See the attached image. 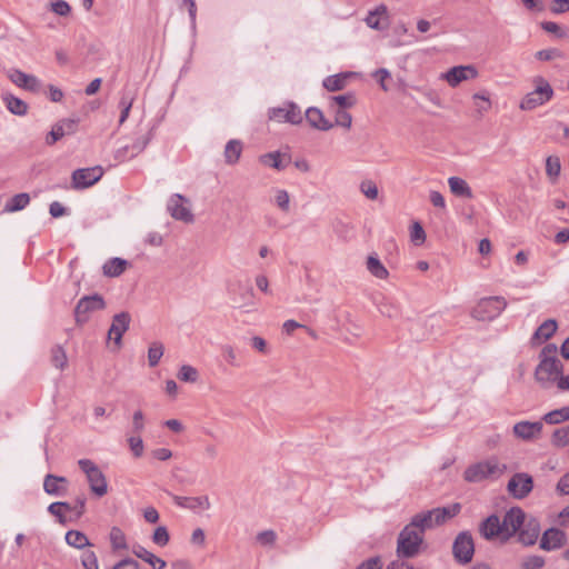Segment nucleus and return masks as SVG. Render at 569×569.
I'll return each instance as SVG.
<instances>
[{"label": "nucleus", "instance_id": "1", "mask_svg": "<svg viewBox=\"0 0 569 569\" xmlns=\"http://www.w3.org/2000/svg\"><path fill=\"white\" fill-rule=\"evenodd\" d=\"M558 348L555 343H549L543 347L540 352V362L536 368V380L543 387L548 388L553 382H557L562 373V363L557 358Z\"/></svg>", "mask_w": 569, "mask_h": 569}, {"label": "nucleus", "instance_id": "2", "mask_svg": "<svg viewBox=\"0 0 569 569\" xmlns=\"http://www.w3.org/2000/svg\"><path fill=\"white\" fill-rule=\"evenodd\" d=\"M506 470L505 463L499 462L497 458H490L469 466L463 472V478L468 482H480L486 479L499 478Z\"/></svg>", "mask_w": 569, "mask_h": 569}, {"label": "nucleus", "instance_id": "3", "mask_svg": "<svg viewBox=\"0 0 569 569\" xmlns=\"http://www.w3.org/2000/svg\"><path fill=\"white\" fill-rule=\"evenodd\" d=\"M532 82L535 89L522 98L519 104L521 110H533L548 102L553 96V89L543 77L537 76Z\"/></svg>", "mask_w": 569, "mask_h": 569}, {"label": "nucleus", "instance_id": "4", "mask_svg": "<svg viewBox=\"0 0 569 569\" xmlns=\"http://www.w3.org/2000/svg\"><path fill=\"white\" fill-rule=\"evenodd\" d=\"M423 535L409 523L401 530L398 537L397 552L400 557L412 558L418 555Z\"/></svg>", "mask_w": 569, "mask_h": 569}, {"label": "nucleus", "instance_id": "5", "mask_svg": "<svg viewBox=\"0 0 569 569\" xmlns=\"http://www.w3.org/2000/svg\"><path fill=\"white\" fill-rule=\"evenodd\" d=\"M507 307L503 297H486L480 299L471 310V317L479 321L496 319Z\"/></svg>", "mask_w": 569, "mask_h": 569}, {"label": "nucleus", "instance_id": "6", "mask_svg": "<svg viewBox=\"0 0 569 569\" xmlns=\"http://www.w3.org/2000/svg\"><path fill=\"white\" fill-rule=\"evenodd\" d=\"M78 466L86 475L91 492L98 497L104 496L108 492V483L97 463L90 459H80Z\"/></svg>", "mask_w": 569, "mask_h": 569}, {"label": "nucleus", "instance_id": "7", "mask_svg": "<svg viewBox=\"0 0 569 569\" xmlns=\"http://www.w3.org/2000/svg\"><path fill=\"white\" fill-rule=\"evenodd\" d=\"M106 301L99 293L82 297L74 308V319L78 325H83L89 320L91 312L103 310Z\"/></svg>", "mask_w": 569, "mask_h": 569}, {"label": "nucleus", "instance_id": "8", "mask_svg": "<svg viewBox=\"0 0 569 569\" xmlns=\"http://www.w3.org/2000/svg\"><path fill=\"white\" fill-rule=\"evenodd\" d=\"M452 553L457 562L467 565L472 560L475 545L471 535L468 531L460 532L452 545Z\"/></svg>", "mask_w": 569, "mask_h": 569}, {"label": "nucleus", "instance_id": "9", "mask_svg": "<svg viewBox=\"0 0 569 569\" xmlns=\"http://www.w3.org/2000/svg\"><path fill=\"white\" fill-rule=\"evenodd\" d=\"M478 74V70L472 64L456 66L441 73L440 79L447 81L450 87L456 88L463 81L476 79Z\"/></svg>", "mask_w": 569, "mask_h": 569}, {"label": "nucleus", "instance_id": "10", "mask_svg": "<svg viewBox=\"0 0 569 569\" xmlns=\"http://www.w3.org/2000/svg\"><path fill=\"white\" fill-rule=\"evenodd\" d=\"M533 489V479L526 472H518L507 485L508 492L516 499L526 498Z\"/></svg>", "mask_w": 569, "mask_h": 569}, {"label": "nucleus", "instance_id": "11", "mask_svg": "<svg viewBox=\"0 0 569 569\" xmlns=\"http://www.w3.org/2000/svg\"><path fill=\"white\" fill-rule=\"evenodd\" d=\"M130 322L131 316L127 311H122L113 316L111 326L108 330V338L113 341L117 349H120L122 345V336L129 329Z\"/></svg>", "mask_w": 569, "mask_h": 569}, {"label": "nucleus", "instance_id": "12", "mask_svg": "<svg viewBox=\"0 0 569 569\" xmlns=\"http://www.w3.org/2000/svg\"><path fill=\"white\" fill-rule=\"evenodd\" d=\"M103 174V170L101 167H92V168H82L77 169L72 173V188L74 189H84L91 187Z\"/></svg>", "mask_w": 569, "mask_h": 569}, {"label": "nucleus", "instance_id": "13", "mask_svg": "<svg viewBox=\"0 0 569 569\" xmlns=\"http://www.w3.org/2000/svg\"><path fill=\"white\" fill-rule=\"evenodd\" d=\"M526 513L520 508H511L502 519L503 538L509 540L526 522Z\"/></svg>", "mask_w": 569, "mask_h": 569}, {"label": "nucleus", "instance_id": "14", "mask_svg": "<svg viewBox=\"0 0 569 569\" xmlns=\"http://www.w3.org/2000/svg\"><path fill=\"white\" fill-rule=\"evenodd\" d=\"M77 119L68 118L58 121L56 124H53L51 131L46 137L47 144L52 146L64 136L73 134L77 131Z\"/></svg>", "mask_w": 569, "mask_h": 569}, {"label": "nucleus", "instance_id": "15", "mask_svg": "<svg viewBox=\"0 0 569 569\" xmlns=\"http://www.w3.org/2000/svg\"><path fill=\"white\" fill-rule=\"evenodd\" d=\"M479 531L487 540L499 539L500 541H506L503 538L502 522L496 515H491L485 519L480 523Z\"/></svg>", "mask_w": 569, "mask_h": 569}, {"label": "nucleus", "instance_id": "16", "mask_svg": "<svg viewBox=\"0 0 569 569\" xmlns=\"http://www.w3.org/2000/svg\"><path fill=\"white\" fill-rule=\"evenodd\" d=\"M542 428L543 426L540 421H520L513 426L512 431L515 437L530 441L540 437Z\"/></svg>", "mask_w": 569, "mask_h": 569}, {"label": "nucleus", "instance_id": "17", "mask_svg": "<svg viewBox=\"0 0 569 569\" xmlns=\"http://www.w3.org/2000/svg\"><path fill=\"white\" fill-rule=\"evenodd\" d=\"M566 542V533L558 528H549L542 533L540 548L546 551H552L561 548Z\"/></svg>", "mask_w": 569, "mask_h": 569}, {"label": "nucleus", "instance_id": "18", "mask_svg": "<svg viewBox=\"0 0 569 569\" xmlns=\"http://www.w3.org/2000/svg\"><path fill=\"white\" fill-rule=\"evenodd\" d=\"M8 78L18 87L37 92L40 89V81L32 74H27L19 69L8 71Z\"/></svg>", "mask_w": 569, "mask_h": 569}, {"label": "nucleus", "instance_id": "19", "mask_svg": "<svg viewBox=\"0 0 569 569\" xmlns=\"http://www.w3.org/2000/svg\"><path fill=\"white\" fill-rule=\"evenodd\" d=\"M183 201H186V199L182 196L174 194L168 203V210L172 218L183 222H191L193 221V214L189 208L183 204Z\"/></svg>", "mask_w": 569, "mask_h": 569}, {"label": "nucleus", "instance_id": "20", "mask_svg": "<svg viewBox=\"0 0 569 569\" xmlns=\"http://www.w3.org/2000/svg\"><path fill=\"white\" fill-rule=\"evenodd\" d=\"M540 533V526L536 519H529L518 531V539L525 546L536 543Z\"/></svg>", "mask_w": 569, "mask_h": 569}, {"label": "nucleus", "instance_id": "21", "mask_svg": "<svg viewBox=\"0 0 569 569\" xmlns=\"http://www.w3.org/2000/svg\"><path fill=\"white\" fill-rule=\"evenodd\" d=\"M43 490L50 496H64L68 491V480L64 477L47 475L43 480Z\"/></svg>", "mask_w": 569, "mask_h": 569}, {"label": "nucleus", "instance_id": "22", "mask_svg": "<svg viewBox=\"0 0 569 569\" xmlns=\"http://www.w3.org/2000/svg\"><path fill=\"white\" fill-rule=\"evenodd\" d=\"M173 502L181 508L188 509H202L208 510L211 507L210 500L208 496H199V497H181L173 495Z\"/></svg>", "mask_w": 569, "mask_h": 569}, {"label": "nucleus", "instance_id": "23", "mask_svg": "<svg viewBox=\"0 0 569 569\" xmlns=\"http://www.w3.org/2000/svg\"><path fill=\"white\" fill-rule=\"evenodd\" d=\"M306 119L312 128L318 130L327 131L333 127V123L325 118L322 111L315 107L306 110Z\"/></svg>", "mask_w": 569, "mask_h": 569}, {"label": "nucleus", "instance_id": "24", "mask_svg": "<svg viewBox=\"0 0 569 569\" xmlns=\"http://www.w3.org/2000/svg\"><path fill=\"white\" fill-rule=\"evenodd\" d=\"M461 510V505L456 502L446 507H439L431 510V516L433 518V523L436 526H440L445 523L447 520L456 517Z\"/></svg>", "mask_w": 569, "mask_h": 569}, {"label": "nucleus", "instance_id": "25", "mask_svg": "<svg viewBox=\"0 0 569 569\" xmlns=\"http://www.w3.org/2000/svg\"><path fill=\"white\" fill-rule=\"evenodd\" d=\"M132 553L137 558L149 563L152 567V569H164L167 566V562L163 559L157 557L156 555H153L152 552H150L140 545H134L132 547Z\"/></svg>", "mask_w": 569, "mask_h": 569}, {"label": "nucleus", "instance_id": "26", "mask_svg": "<svg viewBox=\"0 0 569 569\" xmlns=\"http://www.w3.org/2000/svg\"><path fill=\"white\" fill-rule=\"evenodd\" d=\"M110 547L113 553L126 551L129 549L127 536L119 527H111L109 532Z\"/></svg>", "mask_w": 569, "mask_h": 569}, {"label": "nucleus", "instance_id": "27", "mask_svg": "<svg viewBox=\"0 0 569 569\" xmlns=\"http://www.w3.org/2000/svg\"><path fill=\"white\" fill-rule=\"evenodd\" d=\"M242 149H243V146L240 140L232 139V140L228 141L224 147V151H223L226 163L230 164V166L236 164L240 159Z\"/></svg>", "mask_w": 569, "mask_h": 569}, {"label": "nucleus", "instance_id": "28", "mask_svg": "<svg viewBox=\"0 0 569 569\" xmlns=\"http://www.w3.org/2000/svg\"><path fill=\"white\" fill-rule=\"evenodd\" d=\"M450 191L457 197L471 199L473 197L472 190L466 180L459 177H450L448 179Z\"/></svg>", "mask_w": 569, "mask_h": 569}, {"label": "nucleus", "instance_id": "29", "mask_svg": "<svg viewBox=\"0 0 569 569\" xmlns=\"http://www.w3.org/2000/svg\"><path fill=\"white\" fill-rule=\"evenodd\" d=\"M128 267V261L121 258L109 259L102 267L103 274L110 278L119 277Z\"/></svg>", "mask_w": 569, "mask_h": 569}, {"label": "nucleus", "instance_id": "30", "mask_svg": "<svg viewBox=\"0 0 569 569\" xmlns=\"http://www.w3.org/2000/svg\"><path fill=\"white\" fill-rule=\"evenodd\" d=\"M366 267L370 274L377 279L386 280L389 277V271L376 254L368 256Z\"/></svg>", "mask_w": 569, "mask_h": 569}, {"label": "nucleus", "instance_id": "31", "mask_svg": "<svg viewBox=\"0 0 569 569\" xmlns=\"http://www.w3.org/2000/svg\"><path fill=\"white\" fill-rule=\"evenodd\" d=\"M2 100L6 103L8 110L17 116H24L28 112V104L20 98L14 97L11 93H4Z\"/></svg>", "mask_w": 569, "mask_h": 569}, {"label": "nucleus", "instance_id": "32", "mask_svg": "<svg viewBox=\"0 0 569 569\" xmlns=\"http://www.w3.org/2000/svg\"><path fill=\"white\" fill-rule=\"evenodd\" d=\"M387 16V7L381 4L373 11H370L366 18V23L369 28L375 30H383L387 28V23H381V17Z\"/></svg>", "mask_w": 569, "mask_h": 569}, {"label": "nucleus", "instance_id": "33", "mask_svg": "<svg viewBox=\"0 0 569 569\" xmlns=\"http://www.w3.org/2000/svg\"><path fill=\"white\" fill-rule=\"evenodd\" d=\"M409 525L413 526L418 530H421L422 533L425 532L426 529L433 528L435 523L433 518L431 516V510L417 513L416 516L412 517Z\"/></svg>", "mask_w": 569, "mask_h": 569}, {"label": "nucleus", "instance_id": "34", "mask_svg": "<svg viewBox=\"0 0 569 569\" xmlns=\"http://www.w3.org/2000/svg\"><path fill=\"white\" fill-rule=\"evenodd\" d=\"M476 116L482 118L491 108V100L487 93L477 92L472 96Z\"/></svg>", "mask_w": 569, "mask_h": 569}, {"label": "nucleus", "instance_id": "35", "mask_svg": "<svg viewBox=\"0 0 569 569\" xmlns=\"http://www.w3.org/2000/svg\"><path fill=\"white\" fill-rule=\"evenodd\" d=\"M30 202V196L26 192L13 196L4 206L6 212H16L24 209Z\"/></svg>", "mask_w": 569, "mask_h": 569}, {"label": "nucleus", "instance_id": "36", "mask_svg": "<svg viewBox=\"0 0 569 569\" xmlns=\"http://www.w3.org/2000/svg\"><path fill=\"white\" fill-rule=\"evenodd\" d=\"M66 542L77 549H82L84 547L91 546L87 536L78 530H69L66 533Z\"/></svg>", "mask_w": 569, "mask_h": 569}, {"label": "nucleus", "instance_id": "37", "mask_svg": "<svg viewBox=\"0 0 569 569\" xmlns=\"http://www.w3.org/2000/svg\"><path fill=\"white\" fill-rule=\"evenodd\" d=\"M550 442L556 448L569 446V425L555 429Z\"/></svg>", "mask_w": 569, "mask_h": 569}, {"label": "nucleus", "instance_id": "38", "mask_svg": "<svg viewBox=\"0 0 569 569\" xmlns=\"http://www.w3.org/2000/svg\"><path fill=\"white\" fill-rule=\"evenodd\" d=\"M557 330V322L553 319H548L543 321L533 335V339L537 340H547L549 339Z\"/></svg>", "mask_w": 569, "mask_h": 569}, {"label": "nucleus", "instance_id": "39", "mask_svg": "<svg viewBox=\"0 0 569 569\" xmlns=\"http://www.w3.org/2000/svg\"><path fill=\"white\" fill-rule=\"evenodd\" d=\"M542 420L548 425H559L561 422L568 421L569 415H568L567 406L547 412L542 417Z\"/></svg>", "mask_w": 569, "mask_h": 569}, {"label": "nucleus", "instance_id": "40", "mask_svg": "<svg viewBox=\"0 0 569 569\" xmlns=\"http://www.w3.org/2000/svg\"><path fill=\"white\" fill-rule=\"evenodd\" d=\"M561 163L560 159L556 156H549L546 159V174L551 183H555L560 174Z\"/></svg>", "mask_w": 569, "mask_h": 569}, {"label": "nucleus", "instance_id": "41", "mask_svg": "<svg viewBox=\"0 0 569 569\" xmlns=\"http://www.w3.org/2000/svg\"><path fill=\"white\" fill-rule=\"evenodd\" d=\"M260 163L271 167L277 170L284 169L286 164L282 162L281 153L278 151L264 153L259 157Z\"/></svg>", "mask_w": 569, "mask_h": 569}, {"label": "nucleus", "instance_id": "42", "mask_svg": "<svg viewBox=\"0 0 569 569\" xmlns=\"http://www.w3.org/2000/svg\"><path fill=\"white\" fill-rule=\"evenodd\" d=\"M273 203L282 211L289 212L290 210V194L284 189L273 190Z\"/></svg>", "mask_w": 569, "mask_h": 569}, {"label": "nucleus", "instance_id": "43", "mask_svg": "<svg viewBox=\"0 0 569 569\" xmlns=\"http://www.w3.org/2000/svg\"><path fill=\"white\" fill-rule=\"evenodd\" d=\"M347 76L343 74H335L329 76L323 80V87L328 91H339L346 87Z\"/></svg>", "mask_w": 569, "mask_h": 569}, {"label": "nucleus", "instance_id": "44", "mask_svg": "<svg viewBox=\"0 0 569 569\" xmlns=\"http://www.w3.org/2000/svg\"><path fill=\"white\" fill-rule=\"evenodd\" d=\"M51 363L60 370H63L67 367L68 358L61 346H56L51 349Z\"/></svg>", "mask_w": 569, "mask_h": 569}, {"label": "nucleus", "instance_id": "45", "mask_svg": "<svg viewBox=\"0 0 569 569\" xmlns=\"http://www.w3.org/2000/svg\"><path fill=\"white\" fill-rule=\"evenodd\" d=\"M164 347L161 342L154 341L148 350V362L150 367H156L163 356Z\"/></svg>", "mask_w": 569, "mask_h": 569}, {"label": "nucleus", "instance_id": "46", "mask_svg": "<svg viewBox=\"0 0 569 569\" xmlns=\"http://www.w3.org/2000/svg\"><path fill=\"white\" fill-rule=\"evenodd\" d=\"M546 560L542 556L531 555L521 560L520 569H542Z\"/></svg>", "mask_w": 569, "mask_h": 569}, {"label": "nucleus", "instance_id": "47", "mask_svg": "<svg viewBox=\"0 0 569 569\" xmlns=\"http://www.w3.org/2000/svg\"><path fill=\"white\" fill-rule=\"evenodd\" d=\"M284 107H286L287 122H289L291 124L301 123L303 118H302V112H301L300 108L292 102L284 103Z\"/></svg>", "mask_w": 569, "mask_h": 569}, {"label": "nucleus", "instance_id": "48", "mask_svg": "<svg viewBox=\"0 0 569 569\" xmlns=\"http://www.w3.org/2000/svg\"><path fill=\"white\" fill-rule=\"evenodd\" d=\"M178 378L181 381L193 383V382H197V380L199 378V372L194 367L189 366V365H183L179 369Z\"/></svg>", "mask_w": 569, "mask_h": 569}, {"label": "nucleus", "instance_id": "49", "mask_svg": "<svg viewBox=\"0 0 569 569\" xmlns=\"http://www.w3.org/2000/svg\"><path fill=\"white\" fill-rule=\"evenodd\" d=\"M331 102L337 104L339 108L338 109H343L346 110L347 108H351L356 104L357 102V99H356V96L353 93H346V94H340V96H333L331 97Z\"/></svg>", "mask_w": 569, "mask_h": 569}, {"label": "nucleus", "instance_id": "50", "mask_svg": "<svg viewBox=\"0 0 569 569\" xmlns=\"http://www.w3.org/2000/svg\"><path fill=\"white\" fill-rule=\"evenodd\" d=\"M62 510H71V505L68 503V502H64V501H57V502H52L49 507H48V511L57 517L59 519V522L60 523H64L66 522V518H64V515L62 512Z\"/></svg>", "mask_w": 569, "mask_h": 569}, {"label": "nucleus", "instance_id": "51", "mask_svg": "<svg viewBox=\"0 0 569 569\" xmlns=\"http://www.w3.org/2000/svg\"><path fill=\"white\" fill-rule=\"evenodd\" d=\"M128 445L134 458H140L143 455L144 446L140 435L132 433L128 437Z\"/></svg>", "mask_w": 569, "mask_h": 569}, {"label": "nucleus", "instance_id": "52", "mask_svg": "<svg viewBox=\"0 0 569 569\" xmlns=\"http://www.w3.org/2000/svg\"><path fill=\"white\" fill-rule=\"evenodd\" d=\"M360 191L369 200H376L379 196L378 187L372 180L361 181Z\"/></svg>", "mask_w": 569, "mask_h": 569}, {"label": "nucleus", "instance_id": "53", "mask_svg": "<svg viewBox=\"0 0 569 569\" xmlns=\"http://www.w3.org/2000/svg\"><path fill=\"white\" fill-rule=\"evenodd\" d=\"M253 289L248 288L246 292L241 295V302L238 305L239 308L244 309L247 312L256 311V303L253 301Z\"/></svg>", "mask_w": 569, "mask_h": 569}, {"label": "nucleus", "instance_id": "54", "mask_svg": "<svg viewBox=\"0 0 569 569\" xmlns=\"http://www.w3.org/2000/svg\"><path fill=\"white\" fill-rule=\"evenodd\" d=\"M169 540L168 529L164 526H159L152 535V541L159 547H164L169 543Z\"/></svg>", "mask_w": 569, "mask_h": 569}, {"label": "nucleus", "instance_id": "55", "mask_svg": "<svg viewBox=\"0 0 569 569\" xmlns=\"http://www.w3.org/2000/svg\"><path fill=\"white\" fill-rule=\"evenodd\" d=\"M351 123H352L351 114L343 109H337L336 116H335V124L343 127L346 129H350Z\"/></svg>", "mask_w": 569, "mask_h": 569}, {"label": "nucleus", "instance_id": "56", "mask_svg": "<svg viewBox=\"0 0 569 569\" xmlns=\"http://www.w3.org/2000/svg\"><path fill=\"white\" fill-rule=\"evenodd\" d=\"M222 355H223V358L226 360V362L231 366V367H239L240 363H239V359H238V356H237V352H236V349L230 346V345H226L222 347Z\"/></svg>", "mask_w": 569, "mask_h": 569}, {"label": "nucleus", "instance_id": "57", "mask_svg": "<svg viewBox=\"0 0 569 569\" xmlns=\"http://www.w3.org/2000/svg\"><path fill=\"white\" fill-rule=\"evenodd\" d=\"M562 57V52L558 49H543L536 52V58L540 61H550Z\"/></svg>", "mask_w": 569, "mask_h": 569}, {"label": "nucleus", "instance_id": "58", "mask_svg": "<svg viewBox=\"0 0 569 569\" xmlns=\"http://www.w3.org/2000/svg\"><path fill=\"white\" fill-rule=\"evenodd\" d=\"M411 241L416 244H420L426 240V232L419 222H413L410 230Z\"/></svg>", "mask_w": 569, "mask_h": 569}, {"label": "nucleus", "instance_id": "59", "mask_svg": "<svg viewBox=\"0 0 569 569\" xmlns=\"http://www.w3.org/2000/svg\"><path fill=\"white\" fill-rule=\"evenodd\" d=\"M50 8L56 14L60 17H67L71 11V7L64 0L52 1L50 3Z\"/></svg>", "mask_w": 569, "mask_h": 569}, {"label": "nucleus", "instance_id": "60", "mask_svg": "<svg viewBox=\"0 0 569 569\" xmlns=\"http://www.w3.org/2000/svg\"><path fill=\"white\" fill-rule=\"evenodd\" d=\"M378 309L380 311L381 315L388 317V318H393L398 315V308L395 303H392L391 301L389 300H382L379 306H378Z\"/></svg>", "mask_w": 569, "mask_h": 569}, {"label": "nucleus", "instance_id": "61", "mask_svg": "<svg viewBox=\"0 0 569 569\" xmlns=\"http://www.w3.org/2000/svg\"><path fill=\"white\" fill-rule=\"evenodd\" d=\"M256 539L261 546H273L277 539V535L273 530H264L259 532L256 536Z\"/></svg>", "mask_w": 569, "mask_h": 569}, {"label": "nucleus", "instance_id": "62", "mask_svg": "<svg viewBox=\"0 0 569 569\" xmlns=\"http://www.w3.org/2000/svg\"><path fill=\"white\" fill-rule=\"evenodd\" d=\"M81 563L86 569H99L98 558L91 550H88L82 555Z\"/></svg>", "mask_w": 569, "mask_h": 569}, {"label": "nucleus", "instance_id": "63", "mask_svg": "<svg viewBox=\"0 0 569 569\" xmlns=\"http://www.w3.org/2000/svg\"><path fill=\"white\" fill-rule=\"evenodd\" d=\"M144 429V415L141 410H136L132 416V433L140 435Z\"/></svg>", "mask_w": 569, "mask_h": 569}, {"label": "nucleus", "instance_id": "64", "mask_svg": "<svg viewBox=\"0 0 569 569\" xmlns=\"http://www.w3.org/2000/svg\"><path fill=\"white\" fill-rule=\"evenodd\" d=\"M556 492L560 496L569 495V471L566 472L557 482Z\"/></svg>", "mask_w": 569, "mask_h": 569}]
</instances>
